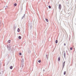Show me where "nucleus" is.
I'll list each match as a JSON object with an SVG mask.
<instances>
[{
	"label": "nucleus",
	"instance_id": "nucleus-16",
	"mask_svg": "<svg viewBox=\"0 0 76 76\" xmlns=\"http://www.w3.org/2000/svg\"><path fill=\"white\" fill-rule=\"evenodd\" d=\"M18 38L19 39H21V36H19L18 37Z\"/></svg>",
	"mask_w": 76,
	"mask_h": 76
},
{
	"label": "nucleus",
	"instance_id": "nucleus-6",
	"mask_svg": "<svg viewBox=\"0 0 76 76\" xmlns=\"http://www.w3.org/2000/svg\"><path fill=\"white\" fill-rule=\"evenodd\" d=\"M65 63H66V61H64L63 63V69L64 68V65H65Z\"/></svg>",
	"mask_w": 76,
	"mask_h": 76
},
{
	"label": "nucleus",
	"instance_id": "nucleus-5",
	"mask_svg": "<svg viewBox=\"0 0 76 76\" xmlns=\"http://www.w3.org/2000/svg\"><path fill=\"white\" fill-rule=\"evenodd\" d=\"M45 59H47V60H48V55L47 54L46 56L45 57Z\"/></svg>",
	"mask_w": 76,
	"mask_h": 76
},
{
	"label": "nucleus",
	"instance_id": "nucleus-23",
	"mask_svg": "<svg viewBox=\"0 0 76 76\" xmlns=\"http://www.w3.org/2000/svg\"><path fill=\"white\" fill-rule=\"evenodd\" d=\"M38 62H39V63H41V60L38 61Z\"/></svg>",
	"mask_w": 76,
	"mask_h": 76
},
{
	"label": "nucleus",
	"instance_id": "nucleus-24",
	"mask_svg": "<svg viewBox=\"0 0 76 76\" xmlns=\"http://www.w3.org/2000/svg\"><path fill=\"white\" fill-rule=\"evenodd\" d=\"M21 55H22V53H19V55L20 56H21Z\"/></svg>",
	"mask_w": 76,
	"mask_h": 76
},
{
	"label": "nucleus",
	"instance_id": "nucleus-26",
	"mask_svg": "<svg viewBox=\"0 0 76 76\" xmlns=\"http://www.w3.org/2000/svg\"><path fill=\"white\" fill-rule=\"evenodd\" d=\"M46 32H47V31L46 30H45V32H44V34H45V33H46Z\"/></svg>",
	"mask_w": 76,
	"mask_h": 76
},
{
	"label": "nucleus",
	"instance_id": "nucleus-10",
	"mask_svg": "<svg viewBox=\"0 0 76 76\" xmlns=\"http://www.w3.org/2000/svg\"><path fill=\"white\" fill-rule=\"evenodd\" d=\"M58 61H60V57L59 56L58 57Z\"/></svg>",
	"mask_w": 76,
	"mask_h": 76
},
{
	"label": "nucleus",
	"instance_id": "nucleus-34",
	"mask_svg": "<svg viewBox=\"0 0 76 76\" xmlns=\"http://www.w3.org/2000/svg\"><path fill=\"white\" fill-rule=\"evenodd\" d=\"M63 59H64V58H63Z\"/></svg>",
	"mask_w": 76,
	"mask_h": 76
},
{
	"label": "nucleus",
	"instance_id": "nucleus-18",
	"mask_svg": "<svg viewBox=\"0 0 76 76\" xmlns=\"http://www.w3.org/2000/svg\"><path fill=\"white\" fill-rule=\"evenodd\" d=\"M14 6H17V4L16 3H15L14 4Z\"/></svg>",
	"mask_w": 76,
	"mask_h": 76
},
{
	"label": "nucleus",
	"instance_id": "nucleus-14",
	"mask_svg": "<svg viewBox=\"0 0 76 76\" xmlns=\"http://www.w3.org/2000/svg\"><path fill=\"white\" fill-rule=\"evenodd\" d=\"M58 42V40H56L55 41V43H56V44H57Z\"/></svg>",
	"mask_w": 76,
	"mask_h": 76
},
{
	"label": "nucleus",
	"instance_id": "nucleus-29",
	"mask_svg": "<svg viewBox=\"0 0 76 76\" xmlns=\"http://www.w3.org/2000/svg\"><path fill=\"white\" fill-rule=\"evenodd\" d=\"M6 7H7V6H6Z\"/></svg>",
	"mask_w": 76,
	"mask_h": 76
},
{
	"label": "nucleus",
	"instance_id": "nucleus-28",
	"mask_svg": "<svg viewBox=\"0 0 76 76\" xmlns=\"http://www.w3.org/2000/svg\"><path fill=\"white\" fill-rule=\"evenodd\" d=\"M64 46H65L66 45V44L64 43Z\"/></svg>",
	"mask_w": 76,
	"mask_h": 76
},
{
	"label": "nucleus",
	"instance_id": "nucleus-11",
	"mask_svg": "<svg viewBox=\"0 0 76 76\" xmlns=\"http://www.w3.org/2000/svg\"><path fill=\"white\" fill-rule=\"evenodd\" d=\"M42 70L43 72H45V69H44V68H42Z\"/></svg>",
	"mask_w": 76,
	"mask_h": 76
},
{
	"label": "nucleus",
	"instance_id": "nucleus-21",
	"mask_svg": "<svg viewBox=\"0 0 76 76\" xmlns=\"http://www.w3.org/2000/svg\"><path fill=\"white\" fill-rule=\"evenodd\" d=\"M45 20H46V21L47 22H48V19H46Z\"/></svg>",
	"mask_w": 76,
	"mask_h": 76
},
{
	"label": "nucleus",
	"instance_id": "nucleus-15",
	"mask_svg": "<svg viewBox=\"0 0 76 76\" xmlns=\"http://www.w3.org/2000/svg\"><path fill=\"white\" fill-rule=\"evenodd\" d=\"M10 69H13V66H11L10 67Z\"/></svg>",
	"mask_w": 76,
	"mask_h": 76
},
{
	"label": "nucleus",
	"instance_id": "nucleus-31",
	"mask_svg": "<svg viewBox=\"0 0 76 76\" xmlns=\"http://www.w3.org/2000/svg\"><path fill=\"white\" fill-rule=\"evenodd\" d=\"M4 7H5V6H4Z\"/></svg>",
	"mask_w": 76,
	"mask_h": 76
},
{
	"label": "nucleus",
	"instance_id": "nucleus-30",
	"mask_svg": "<svg viewBox=\"0 0 76 76\" xmlns=\"http://www.w3.org/2000/svg\"><path fill=\"white\" fill-rule=\"evenodd\" d=\"M56 9H57V7H56Z\"/></svg>",
	"mask_w": 76,
	"mask_h": 76
},
{
	"label": "nucleus",
	"instance_id": "nucleus-12",
	"mask_svg": "<svg viewBox=\"0 0 76 76\" xmlns=\"http://www.w3.org/2000/svg\"><path fill=\"white\" fill-rule=\"evenodd\" d=\"M25 16V15L24 14L23 15V16L22 17V19H23V18H24V16Z\"/></svg>",
	"mask_w": 76,
	"mask_h": 76
},
{
	"label": "nucleus",
	"instance_id": "nucleus-22",
	"mask_svg": "<svg viewBox=\"0 0 76 76\" xmlns=\"http://www.w3.org/2000/svg\"><path fill=\"white\" fill-rule=\"evenodd\" d=\"M48 7L49 8V9H51V6H49Z\"/></svg>",
	"mask_w": 76,
	"mask_h": 76
},
{
	"label": "nucleus",
	"instance_id": "nucleus-8",
	"mask_svg": "<svg viewBox=\"0 0 76 76\" xmlns=\"http://www.w3.org/2000/svg\"><path fill=\"white\" fill-rule=\"evenodd\" d=\"M23 61H24V59L23 58L21 60V63H24Z\"/></svg>",
	"mask_w": 76,
	"mask_h": 76
},
{
	"label": "nucleus",
	"instance_id": "nucleus-7",
	"mask_svg": "<svg viewBox=\"0 0 76 76\" xmlns=\"http://www.w3.org/2000/svg\"><path fill=\"white\" fill-rule=\"evenodd\" d=\"M24 65V63H21V67H23V65Z\"/></svg>",
	"mask_w": 76,
	"mask_h": 76
},
{
	"label": "nucleus",
	"instance_id": "nucleus-1",
	"mask_svg": "<svg viewBox=\"0 0 76 76\" xmlns=\"http://www.w3.org/2000/svg\"><path fill=\"white\" fill-rule=\"evenodd\" d=\"M10 47H11V46H10V45H7V48L9 51H10V50H11V48H10Z\"/></svg>",
	"mask_w": 76,
	"mask_h": 76
},
{
	"label": "nucleus",
	"instance_id": "nucleus-19",
	"mask_svg": "<svg viewBox=\"0 0 76 76\" xmlns=\"http://www.w3.org/2000/svg\"><path fill=\"white\" fill-rule=\"evenodd\" d=\"M28 53H31V50H28Z\"/></svg>",
	"mask_w": 76,
	"mask_h": 76
},
{
	"label": "nucleus",
	"instance_id": "nucleus-25",
	"mask_svg": "<svg viewBox=\"0 0 76 76\" xmlns=\"http://www.w3.org/2000/svg\"><path fill=\"white\" fill-rule=\"evenodd\" d=\"M72 48H70V50H72Z\"/></svg>",
	"mask_w": 76,
	"mask_h": 76
},
{
	"label": "nucleus",
	"instance_id": "nucleus-13",
	"mask_svg": "<svg viewBox=\"0 0 76 76\" xmlns=\"http://www.w3.org/2000/svg\"><path fill=\"white\" fill-rule=\"evenodd\" d=\"M17 31L18 32H19L20 31V29L19 28H18L17 30Z\"/></svg>",
	"mask_w": 76,
	"mask_h": 76
},
{
	"label": "nucleus",
	"instance_id": "nucleus-9",
	"mask_svg": "<svg viewBox=\"0 0 76 76\" xmlns=\"http://www.w3.org/2000/svg\"><path fill=\"white\" fill-rule=\"evenodd\" d=\"M29 26H30V27H31V26H32V23H31V22L29 23Z\"/></svg>",
	"mask_w": 76,
	"mask_h": 76
},
{
	"label": "nucleus",
	"instance_id": "nucleus-32",
	"mask_svg": "<svg viewBox=\"0 0 76 76\" xmlns=\"http://www.w3.org/2000/svg\"><path fill=\"white\" fill-rule=\"evenodd\" d=\"M34 53H35V51H34Z\"/></svg>",
	"mask_w": 76,
	"mask_h": 76
},
{
	"label": "nucleus",
	"instance_id": "nucleus-27",
	"mask_svg": "<svg viewBox=\"0 0 76 76\" xmlns=\"http://www.w3.org/2000/svg\"><path fill=\"white\" fill-rule=\"evenodd\" d=\"M2 64V63H0V65H1V64Z\"/></svg>",
	"mask_w": 76,
	"mask_h": 76
},
{
	"label": "nucleus",
	"instance_id": "nucleus-17",
	"mask_svg": "<svg viewBox=\"0 0 76 76\" xmlns=\"http://www.w3.org/2000/svg\"><path fill=\"white\" fill-rule=\"evenodd\" d=\"M10 41H11L10 40H9L8 41V43H10Z\"/></svg>",
	"mask_w": 76,
	"mask_h": 76
},
{
	"label": "nucleus",
	"instance_id": "nucleus-33",
	"mask_svg": "<svg viewBox=\"0 0 76 76\" xmlns=\"http://www.w3.org/2000/svg\"><path fill=\"white\" fill-rule=\"evenodd\" d=\"M66 52H67V51L66 50Z\"/></svg>",
	"mask_w": 76,
	"mask_h": 76
},
{
	"label": "nucleus",
	"instance_id": "nucleus-4",
	"mask_svg": "<svg viewBox=\"0 0 76 76\" xmlns=\"http://www.w3.org/2000/svg\"><path fill=\"white\" fill-rule=\"evenodd\" d=\"M64 56L65 58H66V52L65 51L64 52Z\"/></svg>",
	"mask_w": 76,
	"mask_h": 76
},
{
	"label": "nucleus",
	"instance_id": "nucleus-20",
	"mask_svg": "<svg viewBox=\"0 0 76 76\" xmlns=\"http://www.w3.org/2000/svg\"><path fill=\"white\" fill-rule=\"evenodd\" d=\"M66 71H64V75H66Z\"/></svg>",
	"mask_w": 76,
	"mask_h": 76
},
{
	"label": "nucleus",
	"instance_id": "nucleus-3",
	"mask_svg": "<svg viewBox=\"0 0 76 76\" xmlns=\"http://www.w3.org/2000/svg\"><path fill=\"white\" fill-rule=\"evenodd\" d=\"M3 71H1L0 72V76H3Z\"/></svg>",
	"mask_w": 76,
	"mask_h": 76
},
{
	"label": "nucleus",
	"instance_id": "nucleus-2",
	"mask_svg": "<svg viewBox=\"0 0 76 76\" xmlns=\"http://www.w3.org/2000/svg\"><path fill=\"white\" fill-rule=\"evenodd\" d=\"M58 9H59V10H61V4H59V5Z\"/></svg>",
	"mask_w": 76,
	"mask_h": 76
}]
</instances>
